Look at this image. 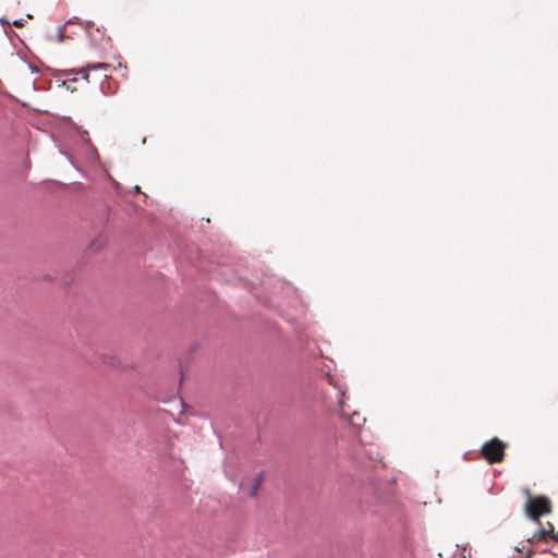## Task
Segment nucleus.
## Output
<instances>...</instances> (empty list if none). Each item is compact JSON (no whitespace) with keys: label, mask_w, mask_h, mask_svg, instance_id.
Returning <instances> with one entry per match:
<instances>
[{"label":"nucleus","mask_w":558,"mask_h":558,"mask_svg":"<svg viewBox=\"0 0 558 558\" xmlns=\"http://www.w3.org/2000/svg\"><path fill=\"white\" fill-rule=\"evenodd\" d=\"M523 494L525 496L524 512L529 519L541 523L542 515L551 513L553 504L547 496L533 495L530 488H524Z\"/></svg>","instance_id":"f257e3e1"},{"label":"nucleus","mask_w":558,"mask_h":558,"mask_svg":"<svg viewBox=\"0 0 558 558\" xmlns=\"http://www.w3.org/2000/svg\"><path fill=\"white\" fill-rule=\"evenodd\" d=\"M507 445L497 437L486 441L481 448L482 458L489 464L500 463L505 459Z\"/></svg>","instance_id":"f03ea898"},{"label":"nucleus","mask_w":558,"mask_h":558,"mask_svg":"<svg viewBox=\"0 0 558 558\" xmlns=\"http://www.w3.org/2000/svg\"><path fill=\"white\" fill-rule=\"evenodd\" d=\"M336 388L340 414L342 418L345 420L350 425H352L355 428L362 427L366 418L359 411L353 410L351 405L345 403L344 391L341 389V387Z\"/></svg>","instance_id":"7ed1b4c3"},{"label":"nucleus","mask_w":558,"mask_h":558,"mask_svg":"<svg viewBox=\"0 0 558 558\" xmlns=\"http://www.w3.org/2000/svg\"><path fill=\"white\" fill-rule=\"evenodd\" d=\"M264 481L265 473L259 472L253 476L245 477L240 485V489L247 497L256 498Z\"/></svg>","instance_id":"20e7f679"},{"label":"nucleus","mask_w":558,"mask_h":558,"mask_svg":"<svg viewBox=\"0 0 558 558\" xmlns=\"http://www.w3.org/2000/svg\"><path fill=\"white\" fill-rule=\"evenodd\" d=\"M111 64L109 63H105V62H97V63H92V64H87L84 69L81 70V72L84 73V77L87 78L88 75H87V71H90V70H102L104 72H107L111 69Z\"/></svg>","instance_id":"39448f33"},{"label":"nucleus","mask_w":558,"mask_h":558,"mask_svg":"<svg viewBox=\"0 0 558 558\" xmlns=\"http://www.w3.org/2000/svg\"><path fill=\"white\" fill-rule=\"evenodd\" d=\"M547 538H549L547 536V534L544 532L543 529H541L538 532H536L534 535H533V541L534 542H541V541H546Z\"/></svg>","instance_id":"423d86ee"},{"label":"nucleus","mask_w":558,"mask_h":558,"mask_svg":"<svg viewBox=\"0 0 558 558\" xmlns=\"http://www.w3.org/2000/svg\"><path fill=\"white\" fill-rule=\"evenodd\" d=\"M547 538H549L547 536V534L544 532L543 529H541L538 532H536L534 535H533V541L534 542H541V541H546Z\"/></svg>","instance_id":"0eeeda50"},{"label":"nucleus","mask_w":558,"mask_h":558,"mask_svg":"<svg viewBox=\"0 0 558 558\" xmlns=\"http://www.w3.org/2000/svg\"><path fill=\"white\" fill-rule=\"evenodd\" d=\"M543 530L549 538L554 539L556 532L554 530V525L550 522H547L546 525L543 527Z\"/></svg>","instance_id":"6e6552de"},{"label":"nucleus","mask_w":558,"mask_h":558,"mask_svg":"<svg viewBox=\"0 0 558 558\" xmlns=\"http://www.w3.org/2000/svg\"><path fill=\"white\" fill-rule=\"evenodd\" d=\"M324 379L327 380L330 385H332V377L329 374L324 376Z\"/></svg>","instance_id":"1a4fd4ad"},{"label":"nucleus","mask_w":558,"mask_h":558,"mask_svg":"<svg viewBox=\"0 0 558 558\" xmlns=\"http://www.w3.org/2000/svg\"><path fill=\"white\" fill-rule=\"evenodd\" d=\"M554 541L558 542V531L555 533Z\"/></svg>","instance_id":"9d476101"},{"label":"nucleus","mask_w":558,"mask_h":558,"mask_svg":"<svg viewBox=\"0 0 558 558\" xmlns=\"http://www.w3.org/2000/svg\"><path fill=\"white\" fill-rule=\"evenodd\" d=\"M87 135H88V132L85 131L84 135H82V137L85 140V136H87Z\"/></svg>","instance_id":"9b49d317"}]
</instances>
